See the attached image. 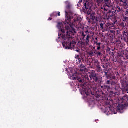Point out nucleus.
<instances>
[{
  "label": "nucleus",
  "mask_w": 128,
  "mask_h": 128,
  "mask_svg": "<svg viewBox=\"0 0 128 128\" xmlns=\"http://www.w3.org/2000/svg\"><path fill=\"white\" fill-rule=\"evenodd\" d=\"M65 4L67 10L65 11L66 20L58 22L57 28L62 32H76L74 26L76 24H79L82 19V16L78 14L72 15L70 14V10L72 9V4L68 1L65 2Z\"/></svg>",
  "instance_id": "1"
},
{
  "label": "nucleus",
  "mask_w": 128,
  "mask_h": 128,
  "mask_svg": "<svg viewBox=\"0 0 128 128\" xmlns=\"http://www.w3.org/2000/svg\"><path fill=\"white\" fill-rule=\"evenodd\" d=\"M69 32H60L58 34V42H62L64 48L65 50H72L80 52V50L74 49L76 42H74V38L70 36Z\"/></svg>",
  "instance_id": "2"
},
{
  "label": "nucleus",
  "mask_w": 128,
  "mask_h": 128,
  "mask_svg": "<svg viewBox=\"0 0 128 128\" xmlns=\"http://www.w3.org/2000/svg\"><path fill=\"white\" fill-rule=\"evenodd\" d=\"M128 96L126 95L121 99V102H120L118 110L112 107L110 104H108L105 107L104 114L107 116L108 114H116L118 112L120 114H122L124 112V110L128 106Z\"/></svg>",
  "instance_id": "3"
},
{
  "label": "nucleus",
  "mask_w": 128,
  "mask_h": 128,
  "mask_svg": "<svg viewBox=\"0 0 128 128\" xmlns=\"http://www.w3.org/2000/svg\"><path fill=\"white\" fill-rule=\"evenodd\" d=\"M80 69V72L78 73V71L76 72L74 70V68H70L68 69V76L69 78H70L72 80H78L80 82H82V72L84 74V66L81 65Z\"/></svg>",
  "instance_id": "4"
},
{
  "label": "nucleus",
  "mask_w": 128,
  "mask_h": 128,
  "mask_svg": "<svg viewBox=\"0 0 128 128\" xmlns=\"http://www.w3.org/2000/svg\"><path fill=\"white\" fill-rule=\"evenodd\" d=\"M84 6L88 12V16H90V19L93 20L94 22H100V18L96 16V12H93L92 10V4L86 3L84 4Z\"/></svg>",
  "instance_id": "5"
},
{
  "label": "nucleus",
  "mask_w": 128,
  "mask_h": 128,
  "mask_svg": "<svg viewBox=\"0 0 128 128\" xmlns=\"http://www.w3.org/2000/svg\"><path fill=\"white\" fill-rule=\"evenodd\" d=\"M105 4L104 5V10L108 12V8H112L114 6V2L110 1V0H104Z\"/></svg>",
  "instance_id": "6"
},
{
  "label": "nucleus",
  "mask_w": 128,
  "mask_h": 128,
  "mask_svg": "<svg viewBox=\"0 0 128 128\" xmlns=\"http://www.w3.org/2000/svg\"><path fill=\"white\" fill-rule=\"evenodd\" d=\"M90 92V90L88 88V86H82V89L80 90L81 94H86L88 96V94Z\"/></svg>",
  "instance_id": "7"
},
{
  "label": "nucleus",
  "mask_w": 128,
  "mask_h": 128,
  "mask_svg": "<svg viewBox=\"0 0 128 128\" xmlns=\"http://www.w3.org/2000/svg\"><path fill=\"white\" fill-rule=\"evenodd\" d=\"M90 78H91V80H98V78H96V73L94 72H92L90 76Z\"/></svg>",
  "instance_id": "8"
},
{
  "label": "nucleus",
  "mask_w": 128,
  "mask_h": 128,
  "mask_svg": "<svg viewBox=\"0 0 128 128\" xmlns=\"http://www.w3.org/2000/svg\"><path fill=\"white\" fill-rule=\"evenodd\" d=\"M116 22H118V20H116L114 23H112V22H108V28H114V24H116Z\"/></svg>",
  "instance_id": "9"
},
{
  "label": "nucleus",
  "mask_w": 128,
  "mask_h": 128,
  "mask_svg": "<svg viewBox=\"0 0 128 128\" xmlns=\"http://www.w3.org/2000/svg\"><path fill=\"white\" fill-rule=\"evenodd\" d=\"M121 2H122L123 5L124 6H126V8H128V0H118Z\"/></svg>",
  "instance_id": "10"
},
{
  "label": "nucleus",
  "mask_w": 128,
  "mask_h": 128,
  "mask_svg": "<svg viewBox=\"0 0 128 128\" xmlns=\"http://www.w3.org/2000/svg\"><path fill=\"white\" fill-rule=\"evenodd\" d=\"M60 16V12H54L53 14H51L50 16L51 18H54V16Z\"/></svg>",
  "instance_id": "11"
},
{
  "label": "nucleus",
  "mask_w": 128,
  "mask_h": 128,
  "mask_svg": "<svg viewBox=\"0 0 128 128\" xmlns=\"http://www.w3.org/2000/svg\"><path fill=\"white\" fill-rule=\"evenodd\" d=\"M120 26H122V28H126V22H122L120 24Z\"/></svg>",
  "instance_id": "12"
},
{
  "label": "nucleus",
  "mask_w": 128,
  "mask_h": 128,
  "mask_svg": "<svg viewBox=\"0 0 128 128\" xmlns=\"http://www.w3.org/2000/svg\"><path fill=\"white\" fill-rule=\"evenodd\" d=\"M127 20H128V18L124 16L123 18V22L125 23H126Z\"/></svg>",
  "instance_id": "13"
},
{
  "label": "nucleus",
  "mask_w": 128,
  "mask_h": 128,
  "mask_svg": "<svg viewBox=\"0 0 128 128\" xmlns=\"http://www.w3.org/2000/svg\"><path fill=\"white\" fill-rule=\"evenodd\" d=\"M122 10V9L120 6H118L116 8V12H120Z\"/></svg>",
  "instance_id": "14"
},
{
  "label": "nucleus",
  "mask_w": 128,
  "mask_h": 128,
  "mask_svg": "<svg viewBox=\"0 0 128 128\" xmlns=\"http://www.w3.org/2000/svg\"><path fill=\"white\" fill-rule=\"evenodd\" d=\"M88 38H90V36H88L87 38H86V44L87 46H88V42H90V41L88 40Z\"/></svg>",
  "instance_id": "15"
},
{
  "label": "nucleus",
  "mask_w": 128,
  "mask_h": 128,
  "mask_svg": "<svg viewBox=\"0 0 128 128\" xmlns=\"http://www.w3.org/2000/svg\"><path fill=\"white\" fill-rule=\"evenodd\" d=\"M104 23H100V28H102V30L104 29Z\"/></svg>",
  "instance_id": "16"
},
{
  "label": "nucleus",
  "mask_w": 128,
  "mask_h": 128,
  "mask_svg": "<svg viewBox=\"0 0 128 128\" xmlns=\"http://www.w3.org/2000/svg\"><path fill=\"white\" fill-rule=\"evenodd\" d=\"M124 90H126V92H128V86L124 88Z\"/></svg>",
  "instance_id": "17"
},
{
  "label": "nucleus",
  "mask_w": 128,
  "mask_h": 128,
  "mask_svg": "<svg viewBox=\"0 0 128 128\" xmlns=\"http://www.w3.org/2000/svg\"><path fill=\"white\" fill-rule=\"evenodd\" d=\"M90 56H94V52H90Z\"/></svg>",
  "instance_id": "18"
},
{
  "label": "nucleus",
  "mask_w": 128,
  "mask_h": 128,
  "mask_svg": "<svg viewBox=\"0 0 128 128\" xmlns=\"http://www.w3.org/2000/svg\"><path fill=\"white\" fill-rule=\"evenodd\" d=\"M82 0H80L79 2V4H82Z\"/></svg>",
  "instance_id": "19"
},
{
  "label": "nucleus",
  "mask_w": 128,
  "mask_h": 128,
  "mask_svg": "<svg viewBox=\"0 0 128 128\" xmlns=\"http://www.w3.org/2000/svg\"><path fill=\"white\" fill-rule=\"evenodd\" d=\"M82 35L83 36V38H84L86 36L84 34V33H82Z\"/></svg>",
  "instance_id": "20"
},
{
  "label": "nucleus",
  "mask_w": 128,
  "mask_h": 128,
  "mask_svg": "<svg viewBox=\"0 0 128 128\" xmlns=\"http://www.w3.org/2000/svg\"><path fill=\"white\" fill-rule=\"evenodd\" d=\"M52 20V18H50L48 19V20Z\"/></svg>",
  "instance_id": "21"
},
{
  "label": "nucleus",
  "mask_w": 128,
  "mask_h": 128,
  "mask_svg": "<svg viewBox=\"0 0 128 128\" xmlns=\"http://www.w3.org/2000/svg\"><path fill=\"white\" fill-rule=\"evenodd\" d=\"M98 50H100V47H98Z\"/></svg>",
  "instance_id": "22"
},
{
  "label": "nucleus",
  "mask_w": 128,
  "mask_h": 128,
  "mask_svg": "<svg viewBox=\"0 0 128 128\" xmlns=\"http://www.w3.org/2000/svg\"><path fill=\"white\" fill-rule=\"evenodd\" d=\"M78 62H82V59H78Z\"/></svg>",
  "instance_id": "23"
},
{
  "label": "nucleus",
  "mask_w": 128,
  "mask_h": 128,
  "mask_svg": "<svg viewBox=\"0 0 128 128\" xmlns=\"http://www.w3.org/2000/svg\"><path fill=\"white\" fill-rule=\"evenodd\" d=\"M88 32V30H86V32Z\"/></svg>",
  "instance_id": "24"
},
{
  "label": "nucleus",
  "mask_w": 128,
  "mask_h": 128,
  "mask_svg": "<svg viewBox=\"0 0 128 128\" xmlns=\"http://www.w3.org/2000/svg\"><path fill=\"white\" fill-rule=\"evenodd\" d=\"M126 12H128V10H126Z\"/></svg>",
  "instance_id": "25"
},
{
  "label": "nucleus",
  "mask_w": 128,
  "mask_h": 128,
  "mask_svg": "<svg viewBox=\"0 0 128 128\" xmlns=\"http://www.w3.org/2000/svg\"><path fill=\"white\" fill-rule=\"evenodd\" d=\"M110 32H114L110 30Z\"/></svg>",
  "instance_id": "26"
},
{
  "label": "nucleus",
  "mask_w": 128,
  "mask_h": 128,
  "mask_svg": "<svg viewBox=\"0 0 128 128\" xmlns=\"http://www.w3.org/2000/svg\"><path fill=\"white\" fill-rule=\"evenodd\" d=\"M102 32H104V31H102Z\"/></svg>",
  "instance_id": "27"
},
{
  "label": "nucleus",
  "mask_w": 128,
  "mask_h": 128,
  "mask_svg": "<svg viewBox=\"0 0 128 128\" xmlns=\"http://www.w3.org/2000/svg\"><path fill=\"white\" fill-rule=\"evenodd\" d=\"M103 8H102V10Z\"/></svg>",
  "instance_id": "28"
},
{
  "label": "nucleus",
  "mask_w": 128,
  "mask_h": 128,
  "mask_svg": "<svg viewBox=\"0 0 128 128\" xmlns=\"http://www.w3.org/2000/svg\"><path fill=\"white\" fill-rule=\"evenodd\" d=\"M124 32H126L124 31Z\"/></svg>",
  "instance_id": "29"
}]
</instances>
